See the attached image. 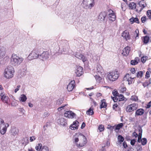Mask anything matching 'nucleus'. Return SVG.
Instances as JSON below:
<instances>
[{
	"label": "nucleus",
	"mask_w": 151,
	"mask_h": 151,
	"mask_svg": "<svg viewBox=\"0 0 151 151\" xmlns=\"http://www.w3.org/2000/svg\"><path fill=\"white\" fill-rule=\"evenodd\" d=\"M6 53L5 48L4 46H0V59L5 56Z\"/></svg>",
	"instance_id": "nucleus-13"
},
{
	"label": "nucleus",
	"mask_w": 151,
	"mask_h": 151,
	"mask_svg": "<svg viewBox=\"0 0 151 151\" xmlns=\"http://www.w3.org/2000/svg\"><path fill=\"white\" fill-rule=\"evenodd\" d=\"M63 102V100L61 99H58L57 101L56 104L58 105L61 104Z\"/></svg>",
	"instance_id": "nucleus-42"
},
{
	"label": "nucleus",
	"mask_w": 151,
	"mask_h": 151,
	"mask_svg": "<svg viewBox=\"0 0 151 151\" xmlns=\"http://www.w3.org/2000/svg\"><path fill=\"white\" fill-rule=\"evenodd\" d=\"M135 140L134 139H133L131 140L130 143L132 145H134L135 142Z\"/></svg>",
	"instance_id": "nucleus-52"
},
{
	"label": "nucleus",
	"mask_w": 151,
	"mask_h": 151,
	"mask_svg": "<svg viewBox=\"0 0 151 151\" xmlns=\"http://www.w3.org/2000/svg\"><path fill=\"white\" fill-rule=\"evenodd\" d=\"M130 50V47L128 46L125 47L123 50L122 54L125 56H127Z\"/></svg>",
	"instance_id": "nucleus-20"
},
{
	"label": "nucleus",
	"mask_w": 151,
	"mask_h": 151,
	"mask_svg": "<svg viewBox=\"0 0 151 151\" xmlns=\"http://www.w3.org/2000/svg\"><path fill=\"white\" fill-rule=\"evenodd\" d=\"M151 84V81L150 79L146 81L145 82L142 83V85L144 87H145L147 86H148L149 85Z\"/></svg>",
	"instance_id": "nucleus-33"
},
{
	"label": "nucleus",
	"mask_w": 151,
	"mask_h": 151,
	"mask_svg": "<svg viewBox=\"0 0 151 151\" xmlns=\"http://www.w3.org/2000/svg\"><path fill=\"white\" fill-rule=\"evenodd\" d=\"M147 140L146 138H144L142 139L141 143L143 145H145L147 143Z\"/></svg>",
	"instance_id": "nucleus-36"
},
{
	"label": "nucleus",
	"mask_w": 151,
	"mask_h": 151,
	"mask_svg": "<svg viewBox=\"0 0 151 151\" xmlns=\"http://www.w3.org/2000/svg\"><path fill=\"white\" fill-rule=\"evenodd\" d=\"M74 55L76 58L80 59L82 60L83 62H84L87 60L85 56L82 54H79V53H76Z\"/></svg>",
	"instance_id": "nucleus-14"
},
{
	"label": "nucleus",
	"mask_w": 151,
	"mask_h": 151,
	"mask_svg": "<svg viewBox=\"0 0 151 151\" xmlns=\"http://www.w3.org/2000/svg\"><path fill=\"white\" fill-rule=\"evenodd\" d=\"M0 96L1 97V99L4 102L8 103V101L9 99L8 96H7L4 93H1L0 94Z\"/></svg>",
	"instance_id": "nucleus-12"
},
{
	"label": "nucleus",
	"mask_w": 151,
	"mask_h": 151,
	"mask_svg": "<svg viewBox=\"0 0 151 151\" xmlns=\"http://www.w3.org/2000/svg\"><path fill=\"white\" fill-rule=\"evenodd\" d=\"M20 87V85H18L17 86V88H16L14 90V92L16 93L19 89V88Z\"/></svg>",
	"instance_id": "nucleus-58"
},
{
	"label": "nucleus",
	"mask_w": 151,
	"mask_h": 151,
	"mask_svg": "<svg viewBox=\"0 0 151 151\" xmlns=\"http://www.w3.org/2000/svg\"><path fill=\"white\" fill-rule=\"evenodd\" d=\"M130 71L132 74H134L135 73V69L134 68H132L131 69Z\"/></svg>",
	"instance_id": "nucleus-56"
},
{
	"label": "nucleus",
	"mask_w": 151,
	"mask_h": 151,
	"mask_svg": "<svg viewBox=\"0 0 151 151\" xmlns=\"http://www.w3.org/2000/svg\"><path fill=\"white\" fill-rule=\"evenodd\" d=\"M18 110L20 111L23 113H24V112H25L24 110L22 108H18Z\"/></svg>",
	"instance_id": "nucleus-55"
},
{
	"label": "nucleus",
	"mask_w": 151,
	"mask_h": 151,
	"mask_svg": "<svg viewBox=\"0 0 151 151\" xmlns=\"http://www.w3.org/2000/svg\"><path fill=\"white\" fill-rule=\"evenodd\" d=\"M9 124L8 123H5L4 122V126H3V127H4L5 128H7V127H9Z\"/></svg>",
	"instance_id": "nucleus-59"
},
{
	"label": "nucleus",
	"mask_w": 151,
	"mask_h": 151,
	"mask_svg": "<svg viewBox=\"0 0 151 151\" xmlns=\"http://www.w3.org/2000/svg\"><path fill=\"white\" fill-rule=\"evenodd\" d=\"M142 136V133H139L138 134V138H139V139H141Z\"/></svg>",
	"instance_id": "nucleus-64"
},
{
	"label": "nucleus",
	"mask_w": 151,
	"mask_h": 151,
	"mask_svg": "<svg viewBox=\"0 0 151 151\" xmlns=\"http://www.w3.org/2000/svg\"><path fill=\"white\" fill-rule=\"evenodd\" d=\"M124 140V138L121 135H119L118 136L117 142L119 143V145L121 146L122 143L123 142Z\"/></svg>",
	"instance_id": "nucleus-23"
},
{
	"label": "nucleus",
	"mask_w": 151,
	"mask_h": 151,
	"mask_svg": "<svg viewBox=\"0 0 151 151\" xmlns=\"http://www.w3.org/2000/svg\"><path fill=\"white\" fill-rule=\"evenodd\" d=\"M58 122L60 125L63 126H66L67 125V123L65 121L64 118L62 117L58 119L57 121Z\"/></svg>",
	"instance_id": "nucleus-19"
},
{
	"label": "nucleus",
	"mask_w": 151,
	"mask_h": 151,
	"mask_svg": "<svg viewBox=\"0 0 151 151\" xmlns=\"http://www.w3.org/2000/svg\"><path fill=\"white\" fill-rule=\"evenodd\" d=\"M100 151H106V150L105 149V146H102V148L100 150Z\"/></svg>",
	"instance_id": "nucleus-62"
},
{
	"label": "nucleus",
	"mask_w": 151,
	"mask_h": 151,
	"mask_svg": "<svg viewBox=\"0 0 151 151\" xmlns=\"http://www.w3.org/2000/svg\"><path fill=\"white\" fill-rule=\"evenodd\" d=\"M137 109L136 105L135 104H133L128 105L127 107L126 111L127 112H131L136 110Z\"/></svg>",
	"instance_id": "nucleus-8"
},
{
	"label": "nucleus",
	"mask_w": 151,
	"mask_h": 151,
	"mask_svg": "<svg viewBox=\"0 0 151 151\" xmlns=\"http://www.w3.org/2000/svg\"><path fill=\"white\" fill-rule=\"evenodd\" d=\"M103 72L102 68L101 65H98L96 67V72L98 75L101 74Z\"/></svg>",
	"instance_id": "nucleus-22"
},
{
	"label": "nucleus",
	"mask_w": 151,
	"mask_h": 151,
	"mask_svg": "<svg viewBox=\"0 0 151 151\" xmlns=\"http://www.w3.org/2000/svg\"><path fill=\"white\" fill-rule=\"evenodd\" d=\"M83 68L81 66H77L75 73L77 76H80L83 74Z\"/></svg>",
	"instance_id": "nucleus-15"
},
{
	"label": "nucleus",
	"mask_w": 151,
	"mask_h": 151,
	"mask_svg": "<svg viewBox=\"0 0 151 151\" xmlns=\"http://www.w3.org/2000/svg\"><path fill=\"white\" fill-rule=\"evenodd\" d=\"M147 19V17L146 16H144L142 17L141 18V21L143 23H145V22L146 21Z\"/></svg>",
	"instance_id": "nucleus-45"
},
{
	"label": "nucleus",
	"mask_w": 151,
	"mask_h": 151,
	"mask_svg": "<svg viewBox=\"0 0 151 151\" xmlns=\"http://www.w3.org/2000/svg\"><path fill=\"white\" fill-rule=\"evenodd\" d=\"M151 106V101L149 102L146 106L145 107L146 108H149Z\"/></svg>",
	"instance_id": "nucleus-51"
},
{
	"label": "nucleus",
	"mask_w": 151,
	"mask_h": 151,
	"mask_svg": "<svg viewBox=\"0 0 151 151\" xmlns=\"http://www.w3.org/2000/svg\"><path fill=\"white\" fill-rule=\"evenodd\" d=\"M14 73V70L12 66H8L5 70L4 77L7 78H11L13 76Z\"/></svg>",
	"instance_id": "nucleus-3"
},
{
	"label": "nucleus",
	"mask_w": 151,
	"mask_h": 151,
	"mask_svg": "<svg viewBox=\"0 0 151 151\" xmlns=\"http://www.w3.org/2000/svg\"><path fill=\"white\" fill-rule=\"evenodd\" d=\"M18 129L15 128H13L11 130V134L12 135L14 136L18 134Z\"/></svg>",
	"instance_id": "nucleus-27"
},
{
	"label": "nucleus",
	"mask_w": 151,
	"mask_h": 151,
	"mask_svg": "<svg viewBox=\"0 0 151 151\" xmlns=\"http://www.w3.org/2000/svg\"><path fill=\"white\" fill-rule=\"evenodd\" d=\"M109 14L108 15V18L109 20L112 22L116 19V16L114 12L112 10L110 9L109 11Z\"/></svg>",
	"instance_id": "nucleus-9"
},
{
	"label": "nucleus",
	"mask_w": 151,
	"mask_h": 151,
	"mask_svg": "<svg viewBox=\"0 0 151 151\" xmlns=\"http://www.w3.org/2000/svg\"><path fill=\"white\" fill-rule=\"evenodd\" d=\"M95 4L94 0H93V1L92 0H91L90 3H89V6L88 8L91 9L93 7Z\"/></svg>",
	"instance_id": "nucleus-34"
},
{
	"label": "nucleus",
	"mask_w": 151,
	"mask_h": 151,
	"mask_svg": "<svg viewBox=\"0 0 151 151\" xmlns=\"http://www.w3.org/2000/svg\"><path fill=\"white\" fill-rule=\"evenodd\" d=\"M29 140L31 142L33 141L36 139V137L35 136L30 137L29 138Z\"/></svg>",
	"instance_id": "nucleus-48"
},
{
	"label": "nucleus",
	"mask_w": 151,
	"mask_h": 151,
	"mask_svg": "<svg viewBox=\"0 0 151 151\" xmlns=\"http://www.w3.org/2000/svg\"><path fill=\"white\" fill-rule=\"evenodd\" d=\"M144 113V110L142 109H137L135 112V116H141Z\"/></svg>",
	"instance_id": "nucleus-21"
},
{
	"label": "nucleus",
	"mask_w": 151,
	"mask_h": 151,
	"mask_svg": "<svg viewBox=\"0 0 151 151\" xmlns=\"http://www.w3.org/2000/svg\"><path fill=\"white\" fill-rule=\"evenodd\" d=\"M122 35L123 37L127 41L130 39V36L129 32L126 30L125 31L122 33Z\"/></svg>",
	"instance_id": "nucleus-18"
},
{
	"label": "nucleus",
	"mask_w": 151,
	"mask_h": 151,
	"mask_svg": "<svg viewBox=\"0 0 151 151\" xmlns=\"http://www.w3.org/2000/svg\"><path fill=\"white\" fill-rule=\"evenodd\" d=\"M24 60L22 57H19L17 54H12L11 58V63L13 65L18 66L22 63Z\"/></svg>",
	"instance_id": "nucleus-2"
},
{
	"label": "nucleus",
	"mask_w": 151,
	"mask_h": 151,
	"mask_svg": "<svg viewBox=\"0 0 151 151\" xmlns=\"http://www.w3.org/2000/svg\"><path fill=\"white\" fill-rule=\"evenodd\" d=\"M126 88L125 87H123V88H121V91L122 92H124L125 91H126Z\"/></svg>",
	"instance_id": "nucleus-57"
},
{
	"label": "nucleus",
	"mask_w": 151,
	"mask_h": 151,
	"mask_svg": "<svg viewBox=\"0 0 151 151\" xmlns=\"http://www.w3.org/2000/svg\"><path fill=\"white\" fill-rule=\"evenodd\" d=\"M146 59V57H142L141 58V61L143 63H144L145 62Z\"/></svg>",
	"instance_id": "nucleus-49"
},
{
	"label": "nucleus",
	"mask_w": 151,
	"mask_h": 151,
	"mask_svg": "<svg viewBox=\"0 0 151 151\" xmlns=\"http://www.w3.org/2000/svg\"><path fill=\"white\" fill-rule=\"evenodd\" d=\"M75 82L74 80L71 81L69 83L67 87V89L68 91H72L75 87Z\"/></svg>",
	"instance_id": "nucleus-11"
},
{
	"label": "nucleus",
	"mask_w": 151,
	"mask_h": 151,
	"mask_svg": "<svg viewBox=\"0 0 151 151\" xmlns=\"http://www.w3.org/2000/svg\"><path fill=\"white\" fill-rule=\"evenodd\" d=\"M64 116L69 118H73L76 116V114L71 111H66L64 113Z\"/></svg>",
	"instance_id": "nucleus-10"
},
{
	"label": "nucleus",
	"mask_w": 151,
	"mask_h": 151,
	"mask_svg": "<svg viewBox=\"0 0 151 151\" xmlns=\"http://www.w3.org/2000/svg\"><path fill=\"white\" fill-rule=\"evenodd\" d=\"M123 126V124L122 123H120L117 125L115 127V130H119L120 128L122 127Z\"/></svg>",
	"instance_id": "nucleus-35"
},
{
	"label": "nucleus",
	"mask_w": 151,
	"mask_h": 151,
	"mask_svg": "<svg viewBox=\"0 0 151 151\" xmlns=\"http://www.w3.org/2000/svg\"><path fill=\"white\" fill-rule=\"evenodd\" d=\"M149 37L147 35L144 37L142 40L143 42L145 44H147L149 42Z\"/></svg>",
	"instance_id": "nucleus-26"
},
{
	"label": "nucleus",
	"mask_w": 151,
	"mask_h": 151,
	"mask_svg": "<svg viewBox=\"0 0 151 151\" xmlns=\"http://www.w3.org/2000/svg\"><path fill=\"white\" fill-rule=\"evenodd\" d=\"M133 136L135 137H137L138 136V134L135 132H134L133 133Z\"/></svg>",
	"instance_id": "nucleus-63"
},
{
	"label": "nucleus",
	"mask_w": 151,
	"mask_h": 151,
	"mask_svg": "<svg viewBox=\"0 0 151 151\" xmlns=\"http://www.w3.org/2000/svg\"><path fill=\"white\" fill-rule=\"evenodd\" d=\"M106 14L105 12L100 13L98 17V19L101 21H103L105 20Z\"/></svg>",
	"instance_id": "nucleus-16"
},
{
	"label": "nucleus",
	"mask_w": 151,
	"mask_h": 151,
	"mask_svg": "<svg viewBox=\"0 0 151 151\" xmlns=\"http://www.w3.org/2000/svg\"><path fill=\"white\" fill-rule=\"evenodd\" d=\"M6 130L7 128L3 127L0 128V132L1 134L3 135L4 134L6 133Z\"/></svg>",
	"instance_id": "nucleus-32"
},
{
	"label": "nucleus",
	"mask_w": 151,
	"mask_h": 151,
	"mask_svg": "<svg viewBox=\"0 0 151 151\" xmlns=\"http://www.w3.org/2000/svg\"><path fill=\"white\" fill-rule=\"evenodd\" d=\"M40 52L38 49H34L29 54L27 57V59L30 60L33 59L39 58Z\"/></svg>",
	"instance_id": "nucleus-4"
},
{
	"label": "nucleus",
	"mask_w": 151,
	"mask_h": 151,
	"mask_svg": "<svg viewBox=\"0 0 151 151\" xmlns=\"http://www.w3.org/2000/svg\"><path fill=\"white\" fill-rule=\"evenodd\" d=\"M118 107V105L116 104L113 105V109L114 110H115V108H116Z\"/></svg>",
	"instance_id": "nucleus-60"
},
{
	"label": "nucleus",
	"mask_w": 151,
	"mask_h": 151,
	"mask_svg": "<svg viewBox=\"0 0 151 151\" xmlns=\"http://www.w3.org/2000/svg\"><path fill=\"white\" fill-rule=\"evenodd\" d=\"M118 97L119 98V101H125L127 100L126 98L124 97L123 95L122 94L119 95L118 96Z\"/></svg>",
	"instance_id": "nucleus-29"
},
{
	"label": "nucleus",
	"mask_w": 151,
	"mask_h": 151,
	"mask_svg": "<svg viewBox=\"0 0 151 151\" xmlns=\"http://www.w3.org/2000/svg\"><path fill=\"white\" fill-rule=\"evenodd\" d=\"M123 146L124 148H126V147H127V144L126 142L124 141L123 143Z\"/></svg>",
	"instance_id": "nucleus-54"
},
{
	"label": "nucleus",
	"mask_w": 151,
	"mask_h": 151,
	"mask_svg": "<svg viewBox=\"0 0 151 151\" xmlns=\"http://www.w3.org/2000/svg\"><path fill=\"white\" fill-rule=\"evenodd\" d=\"M74 141L76 146L80 147L84 146L87 143L86 137L80 133H76L74 137Z\"/></svg>",
	"instance_id": "nucleus-1"
},
{
	"label": "nucleus",
	"mask_w": 151,
	"mask_h": 151,
	"mask_svg": "<svg viewBox=\"0 0 151 151\" xmlns=\"http://www.w3.org/2000/svg\"><path fill=\"white\" fill-rule=\"evenodd\" d=\"M42 147V145L41 143L38 144V145L35 147V149L37 150H39Z\"/></svg>",
	"instance_id": "nucleus-38"
},
{
	"label": "nucleus",
	"mask_w": 151,
	"mask_h": 151,
	"mask_svg": "<svg viewBox=\"0 0 151 151\" xmlns=\"http://www.w3.org/2000/svg\"><path fill=\"white\" fill-rule=\"evenodd\" d=\"M98 128L100 132L104 131V126L102 125H99Z\"/></svg>",
	"instance_id": "nucleus-39"
},
{
	"label": "nucleus",
	"mask_w": 151,
	"mask_h": 151,
	"mask_svg": "<svg viewBox=\"0 0 151 151\" xmlns=\"http://www.w3.org/2000/svg\"><path fill=\"white\" fill-rule=\"evenodd\" d=\"M142 76V71H139L137 73V77H141Z\"/></svg>",
	"instance_id": "nucleus-43"
},
{
	"label": "nucleus",
	"mask_w": 151,
	"mask_h": 151,
	"mask_svg": "<svg viewBox=\"0 0 151 151\" xmlns=\"http://www.w3.org/2000/svg\"><path fill=\"white\" fill-rule=\"evenodd\" d=\"M147 15L149 18L151 17V10H149L147 11Z\"/></svg>",
	"instance_id": "nucleus-47"
},
{
	"label": "nucleus",
	"mask_w": 151,
	"mask_h": 151,
	"mask_svg": "<svg viewBox=\"0 0 151 151\" xmlns=\"http://www.w3.org/2000/svg\"><path fill=\"white\" fill-rule=\"evenodd\" d=\"M135 77L132 78L131 76L129 74H127L123 78L124 81H126L128 82V84L130 85L134 82V79Z\"/></svg>",
	"instance_id": "nucleus-6"
},
{
	"label": "nucleus",
	"mask_w": 151,
	"mask_h": 151,
	"mask_svg": "<svg viewBox=\"0 0 151 151\" xmlns=\"http://www.w3.org/2000/svg\"><path fill=\"white\" fill-rule=\"evenodd\" d=\"M49 58V52L47 51H44L41 54H40L39 59L43 61L46 60Z\"/></svg>",
	"instance_id": "nucleus-7"
},
{
	"label": "nucleus",
	"mask_w": 151,
	"mask_h": 151,
	"mask_svg": "<svg viewBox=\"0 0 151 151\" xmlns=\"http://www.w3.org/2000/svg\"><path fill=\"white\" fill-rule=\"evenodd\" d=\"M135 33L136 34V35L135 37V38L137 39L138 38V36H139V30L138 29H136L135 32Z\"/></svg>",
	"instance_id": "nucleus-50"
},
{
	"label": "nucleus",
	"mask_w": 151,
	"mask_h": 151,
	"mask_svg": "<svg viewBox=\"0 0 151 151\" xmlns=\"http://www.w3.org/2000/svg\"><path fill=\"white\" fill-rule=\"evenodd\" d=\"M86 126V124L85 123L83 122L81 125V128L82 129L83 128H84Z\"/></svg>",
	"instance_id": "nucleus-61"
},
{
	"label": "nucleus",
	"mask_w": 151,
	"mask_h": 151,
	"mask_svg": "<svg viewBox=\"0 0 151 151\" xmlns=\"http://www.w3.org/2000/svg\"><path fill=\"white\" fill-rule=\"evenodd\" d=\"M26 96L24 94L21 95L19 98V100L22 102H25L27 100Z\"/></svg>",
	"instance_id": "nucleus-28"
},
{
	"label": "nucleus",
	"mask_w": 151,
	"mask_h": 151,
	"mask_svg": "<svg viewBox=\"0 0 151 151\" xmlns=\"http://www.w3.org/2000/svg\"><path fill=\"white\" fill-rule=\"evenodd\" d=\"M119 76V74L117 71L109 73L107 75V78L110 81H114L116 80Z\"/></svg>",
	"instance_id": "nucleus-5"
},
{
	"label": "nucleus",
	"mask_w": 151,
	"mask_h": 151,
	"mask_svg": "<svg viewBox=\"0 0 151 151\" xmlns=\"http://www.w3.org/2000/svg\"><path fill=\"white\" fill-rule=\"evenodd\" d=\"M150 77V73L148 71H147L145 75V78H148Z\"/></svg>",
	"instance_id": "nucleus-53"
},
{
	"label": "nucleus",
	"mask_w": 151,
	"mask_h": 151,
	"mask_svg": "<svg viewBox=\"0 0 151 151\" xmlns=\"http://www.w3.org/2000/svg\"><path fill=\"white\" fill-rule=\"evenodd\" d=\"M117 97V96H111V99L113 100L114 102H116L118 101V99Z\"/></svg>",
	"instance_id": "nucleus-46"
},
{
	"label": "nucleus",
	"mask_w": 151,
	"mask_h": 151,
	"mask_svg": "<svg viewBox=\"0 0 151 151\" xmlns=\"http://www.w3.org/2000/svg\"><path fill=\"white\" fill-rule=\"evenodd\" d=\"M130 22H132V24H133L134 22L139 24V22L138 19L137 17L132 18L130 19Z\"/></svg>",
	"instance_id": "nucleus-25"
},
{
	"label": "nucleus",
	"mask_w": 151,
	"mask_h": 151,
	"mask_svg": "<svg viewBox=\"0 0 151 151\" xmlns=\"http://www.w3.org/2000/svg\"><path fill=\"white\" fill-rule=\"evenodd\" d=\"M101 104L100 105V108L101 109L102 108H105L107 106V104L105 99H103L101 101Z\"/></svg>",
	"instance_id": "nucleus-24"
},
{
	"label": "nucleus",
	"mask_w": 151,
	"mask_h": 151,
	"mask_svg": "<svg viewBox=\"0 0 151 151\" xmlns=\"http://www.w3.org/2000/svg\"><path fill=\"white\" fill-rule=\"evenodd\" d=\"M112 94L114 96H118L119 95L118 92L114 90L112 92Z\"/></svg>",
	"instance_id": "nucleus-44"
},
{
	"label": "nucleus",
	"mask_w": 151,
	"mask_h": 151,
	"mask_svg": "<svg viewBox=\"0 0 151 151\" xmlns=\"http://www.w3.org/2000/svg\"><path fill=\"white\" fill-rule=\"evenodd\" d=\"M129 6L131 9H134L136 8V4L134 2H132L129 4Z\"/></svg>",
	"instance_id": "nucleus-31"
},
{
	"label": "nucleus",
	"mask_w": 151,
	"mask_h": 151,
	"mask_svg": "<svg viewBox=\"0 0 151 151\" xmlns=\"http://www.w3.org/2000/svg\"><path fill=\"white\" fill-rule=\"evenodd\" d=\"M138 62L137 61H136V60H132L131 61V64L132 65H134L137 64Z\"/></svg>",
	"instance_id": "nucleus-41"
},
{
	"label": "nucleus",
	"mask_w": 151,
	"mask_h": 151,
	"mask_svg": "<svg viewBox=\"0 0 151 151\" xmlns=\"http://www.w3.org/2000/svg\"><path fill=\"white\" fill-rule=\"evenodd\" d=\"M40 151H49L48 147L45 146H44L41 148Z\"/></svg>",
	"instance_id": "nucleus-37"
},
{
	"label": "nucleus",
	"mask_w": 151,
	"mask_h": 151,
	"mask_svg": "<svg viewBox=\"0 0 151 151\" xmlns=\"http://www.w3.org/2000/svg\"><path fill=\"white\" fill-rule=\"evenodd\" d=\"M79 123L77 121L73 122V124L70 126V128L72 130L77 129L79 126Z\"/></svg>",
	"instance_id": "nucleus-17"
},
{
	"label": "nucleus",
	"mask_w": 151,
	"mask_h": 151,
	"mask_svg": "<svg viewBox=\"0 0 151 151\" xmlns=\"http://www.w3.org/2000/svg\"><path fill=\"white\" fill-rule=\"evenodd\" d=\"M93 113V109L91 107L86 112L87 114L89 115H92Z\"/></svg>",
	"instance_id": "nucleus-30"
},
{
	"label": "nucleus",
	"mask_w": 151,
	"mask_h": 151,
	"mask_svg": "<svg viewBox=\"0 0 151 151\" xmlns=\"http://www.w3.org/2000/svg\"><path fill=\"white\" fill-rule=\"evenodd\" d=\"M4 121L2 119L0 118V128L4 126Z\"/></svg>",
	"instance_id": "nucleus-40"
}]
</instances>
